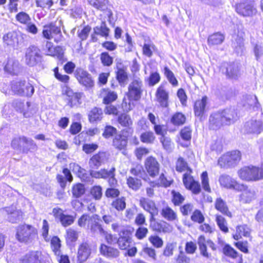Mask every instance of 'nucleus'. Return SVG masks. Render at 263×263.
Instances as JSON below:
<instances>
[{
  "label": "nucleus",
  "instance_id": "obj_1",
  "mask_svg": "<svg viewBox=\"0 0 263 263\" xmlns=\"http://www.w3.org/2000/svg\"><path fill=\"white\" fill-rule=\"evenodd\" d=\"M142 81L138 79L134 80L128 85V92L126 96L128 99V102H126V99H124L122 103V106L125 107L126 110H130L132 109V101H138L141 97L142 93Z\"/></svg>",
  "mask_w": 263,
  "mask_h": 263
},
{
  "label": "nucleus",
  "instance_id": "obj_2",
  "mask_svg": "<svg viewBox=\"0 0 263 263\" xmlns=\"http://www.w3.org/2000/svg\"><path fill=\"white\" fill-rule=\"evenodd\" d=\"M62 25L61 19H57L55 22L44 25L42 31L43 37L48 40L54 39L55 42H60L63 37L61 32Z\"/></svg>",
  "mask_w": 263,
  "mask_h": 263
},
{
  "label": "nucleus",
  "instance_id": "obj_3",
  "mask_svg": "<svg viewBox=\"0 0 263 263\" xmlns=\"http://www.w3.org/2000/svg\"><path fill=\"white\" fill-rule=\"evenodd\" d=\"M16 237L20 242L30 243L37 237V230L31 225H20L17 228Z\"/></svg>",
  "mask_w": 263,
  "mask_h": 263
},
{
  "label": "nucleus",
  "instance_id": "obj_4",
  "mask_svg": "<svg viewBox=\"0 0 263 263\" xmlns=\"http://www.w3.org/2000/svg\"><path fill=\"white\" fill-rule=\"evenodd\" d=\"M238 173L240 178L246 181H257L263 179V164L260 168L253 166L243 167Z\"/></svg>",
  "mask_w": 263,
  "mask_h": 263
},
{
  "label": "nucleus",
  "instance_id": "obj_5",
  "mask_svg": "<svg viewBox=\"0 0 263 263\" xmlns=\"http://www.w3.org/2000/svg\"><path fill=\"white\" fill-rule=\"evenodd\" d=\"M263 114L257 115L256 117L246 122L242 128L246 134L258 135L263 130Z\"/></svg>",
  "mask_w": 263,
  "mask_h": 263
},
{
  "label": "nucleus",
  "instance_id": "obj_6",
  "mask_svg": "<svg viewBox=\"0 0 263 263\" xmlns=\"http://www.w3.org/2000/svg\"><path fill=\"white\" fill-rule=\"evenodd\" d=\"M241 159V154L238 151H232L222 155L218 160V165L221 168L235 167Z\"/></svg>",
  "mask_w": 263,
  "mask_h": 263
},
{
  "label": "nucleus",
  "instance_id": "obj_7",
  "mask_svg": "<svg viewBox=\"0 0 263 263\" xmlns=\"http://www.w3.org/2000/svg\"><path fill=\"white\" fill-rule=\"evenodd\" d=\"M240 67L238 63H223L221 70L228 79L237 80L241 75Z\"/></svg>",
  "mask_w": 263,
  "mask_h": 263
},
{
  "label": "nucleus",
  "instance_id": "obj_8",
  "mask_svg": "<svg viewBox=\"0 0 263 263\" xmlns=\"http://www.w3.org/2000/svg\"><path fill=\"white\" fill-rule=\"evenodd\" d=\"M25 63L30 67L35 66L41 62L40 50L35 46H30L25 51Z\"/></svg>",
  "mask_w": 263,
  "mask_h": 263
},
{
  "label": "nucleus",
  "instance_id": "obj_9",
  "mask_svg": "<svg viewBox=\"0 0 263 263\" xmlns=\"http://www.w3.org/2000/svg\"><path fill=\"white\" fill-rule=\"evenodd\" d=\"M3 40L5 45L16 48L23 43V37L20 32L11 31L3 35Z\"/></svg>",
  "mask_w": 263,
  "mask_h": 263
},
{
  "label": "nucleus",
  "instance_id": "obj_10",
  "mask_svg": "<svg viewBox=\"0 0 263 263\" xmlns=\"http://www.w3.org/2000/svg\"><path fill=\"white\" fill-rule=\"evenodd\" d=\"M74 74L79 83L87 89H90L94 86V81L90 74L81 67L76 68Z\"/></svg>",
  "mask_w": 263,
  "mask_h": 263
},
{
  "label": "nucleus",
  "instance_id": "obj_11",
  "mask_svg": "<svg viewBox=\"0 0 263 263\" xmlns=\"http://www.w3.org/2000/svg\"><path fill=\"white\" fill-rule=\"evenodd\" d=\"M95 249V247L91 243L87 241L81 243L78 250V262L83 263L86 261Z\"/></svg>",
  "mask_w": 263,
  "mask_h": 263
},
{
  "label": "nucleus",
  "instance_id": "obj_12",
  "mask_svg": "<svg viewBox=\"0 0 263 263\" xmlns=\"http://www.w3.org/2000/svg\"><path fill=\"white\" fill-rule=\"evenodd\" d=\"M20 260L22 263H47V256L40 251H34L27 253Z\"/></svg>",
  "mask_w": 263,
  "mask_h": 263
},
{
  "label": "nucleus",
  "instance_id": "obj_13",
  "mask_svg": "<svg viewBox=\"0 0 263 263\" xmlns=\"http://www.w3.org/2000/svg\"><path fill=\"white\" fill-rule=\"evenodd\" d=\"M12 89L17 93L27 97H31L34 91L33 86L25 81L16 82L13 84Z\"/></svg>",
  "mask_w": 263,
  "mask_h": 263
},
{
  "label": "nucleus",
  "instance_id": "obj_14",
  "mask_svg": "<svg viewBox=\"0 0 263 263\" xmlns=\"http://www.w3.org/2000/svg\"><path fill=\"white\" fill-rule=\"evenodd\" d=\"M150 227L152 229L159 233H171L173 228L171 224L163 220L157 221L154 217L151 216L149 219Z\"/></svg>",
  "mask_w": 263,
  "mask_h": 263
},
{
  "label": "nucleus",
  "instance_id": "obj_15",
  "mask_svg": "<svg viewBox=\"0 0 263 263\" xmlns=\"http://www.w3.org/2000/svg\"><path fill=\"white\" fill-rule=\"evenodd\" d=\"M218 180L220 186L227 189L236 191L241 190V187H243V184L238 183L236 180L226 174L221 175Z\"/></svg>",
  "mask_w": 263,
  "mask_h": 263
},
{
  "label": "nucleus",
  "instance_id": "obj_16",
  "mask_svg": "<svg viewBox=\"0 0 263 263\" xmlns=\"http://www.w3.org/2000/svg\"><path fill=\"white\" fill-rule=\"evenodd\" d=\"M21 65L19 61L14 58H8L4 65L5 72L12 75H17L21 70Z\"/></svg>",
  "mask_w": 263,
  "mask_h": 263
},
{
  "label": "nucleus",
  "instance_id": "obj_17",
  "mask_svg": "<svg viewBox=\"0 0 263 263\" xmlns=\"http://www.w3.org/2000/svg\"><path fill=\"white\" fill-rule=\"evenodd\" d=\"M236 12L243 16H250L256 14L257 11L252 3H241L236 5Z\"/></svg>",
  "mask_w": 263,
  "mask_h": 263
},
{
  "label": "nucleus",
  "instance_id": "obj_18",
  "mask_svg": "<svg viewBox=\"0 0 263 263\" xmlns=\"http://www.w3.org/2000/svg\"><path fill=\"white\" fill-rule=\"evenodd\" d=\"M183 182L186 189L191 190L194 194H198L201 191L199 183L196 181L193 177L187 173H185L183 176Z\"/></svg>",
  "mask_w": 263,
  "mask_h": 263
},
{
  "label": "nucleus",
  "instance_id": "obj_19",
  "mask_svg": "<svg viewBox=\"0 0 263 263\" xmlns=\"http://www.w3.org/2000/svg\"><path fill=\"white\" fill-rule=\"evenodd\" d=\"M236 191L241 192V194L239 196V200L243 203H250L256 198L255 190L243 184V187H241V190H237Z\"/></svg>",
  "mask_w": 263,
  "mask_h": 263
},
{
  "label": "nucleus",
  "instance_id": "obj_20",
  "mask_svg": "<svg viewBox=\"0 0 263 263\" xmlns=\"http://www.w3.org/2000/svg\"><path fill=\"white\" fill-rule=\"evenodd\" d=\"M7 215V220L11 223H17L22 218V212L19 210H17L16 207L11 205L6 207L3 209Z\"/></svg>",
  "mask_w": 263,
  "mask_h": 263
},
{
  "label": "nucleus",
  "instance_id": "obj_21",
  "mask_svg": "<svg viewBox=\"0 0 263 263\" xmlns=\"http://www.w3.org/2000/svg\"><path fill=\"white\" fill-rule=\"evenodd\" d=\"M101 221L100 217L94 214L91 215V219L88 229H89L91 233L93 234L105 235V231L103 228L100 221Z\"/></svg>",
  "mask_w": 263,
  "mask_h": 263
},
{
  "label": "nucleus",
  "instance_id": "obj_22",
  "mask_svg": "<svg viewBox=\"0 0 263 263\" xmlns=\"http://www.w3.org/2000/svg\"><path fill=\"white\" fill-rule=\"evenodd\" d=\"M145 168L148 174L152 177L158 174L160 165L157 160L153 157H148L145 161Z\"/></svg>",
  "mask_w": 263,
  "mask_h": 263
},
{
  "label": "nucleus",
  "instance_id": "obj_23",
  "mask_svg": "<svg viewBox=\"0 0 263 263\" xmlns=\"http://www.w3.org/2000/svg\"><path fill=\"white\" fill-rule=\"evenodd\" d=\"M53 213L54 216L59 219L62 225L64 227L71 225L75 220L74 216L64 214L60 209H53Z\"/></svg>",
  "mask_w": 263,
  "mask_h": 263
},
{
  "label": "nucleus",
  "instance_id": "obj_24",
  "mask_svg": "<svg viewBox=\"0 0 263 263\" xmlns=\"http://www.w3.org/2000/svg\"><path fill=\"white\" fill-rule=\"evenodd\" d=\"M198 244L201 254L206 258L210 257L209 254L207 252L206 247L208 246L213 250H215L216 248L215 243L211 240H205L204 236L201 235L198 239Z\"/></svg>",
  "mask_w": 263,
  "mask_h": 263
},
{
  "label": "nucleus",
  "instance_id": "obj_25",
  "mask_svg": "<svg viewBox=\"0 0 263 263\" xmlns=\"http://www.w3.org/2000/svg\"><path fill=\"white\" fill-rule=\"evenodd\" d=\"M156 97L161 107L164 108L168 106L169 95L164 86L158 87L156 92Z\"/></svg>",
  "mask_w": 263,
  "mask_h": 263
},
{
  "label": "nucleus",
  "instance_id": "obj_26",
  "mask_svg": "<svg viewBox=\"0 0 263 263\" xmlns=\"http://www.w3.org/2000/svg\"><path fill=\"white\" fill-rule=\"evenodd\" d=\"M223 119L225 125H230L235 121L237 115L234 108H228L218 111Z\"/></svg>",
  "mask_w": 263,
  "mask_h": 263
},
{
  "label": "nucleus",
  "instance_id": "obj_27",
  "mask_svg": "<svg viewBox=\"0 0 263 263\" xmlns=\"http://www.w3.org/2000/svg\"><path fill=\"white\" fill-rule=\"evenodd\" d=\"M107 157L104 152H99L94 155L89 161V167L92 169H98L106 161Z\"/></svg>",
  "mask_w": 263,
  "mask_h": 263
},
{
  "label": "nucleus",
  "instance_id": "obj_28",
  "mask_svg": "<svg viewBox=\"0 0 263 263\" xmlns=\"http://www.w3.org/2000/svg\"><path fill=\"white\" fill-rule=\"evenodd\" d=\"M140 204L144 210L150 213L151 216L155 217L158 215V210L153 201L147 198H142L140 200Z\"/></svg>",
  "mask_w": 263,
  "mask_h": 263
},
{
  "label": "nucleus",
  "instance_id": "obj_29",
  "mask_svg": "<svg viewBox=\"0 0 263 263\" xmlns=\"http://www.w3.org/2000/svg\"><path fill=\"white\" fill-rule=\"evenodd\" d=\"M207 101V97L204 96L201 99L196 101L194 103V111L195 115L199 117L200 120H201V118L205 112Z\"/></svg>",
  "mask_w": 263,
  "mask_h": 263
},
{
  "label": "nucleus",
  "instance_id": "obj_30",
  "mask_svg": "<svg viewBox=\"0 0 263 263\" xmlns=\"http://www.w3.org/2000/svg\"><path fill=\"white\" fill-rule=\"evenodd\" d=\"M223 125H225L224 122L218 111L211 115L209 118V127L211 129L216 130Z\"/></svg>",
  "mask_w": 263,
  "mask_h": 263
},
{
  "label": "nucleus",
  "instance_id": "obj_31",
  "mask_svg": "<svg viewBox=\"0 0 263 263\" xmlns=\"http://www.w3.org/2000/svg\"><path fill=\"white\" fill-rule=\"evenodd\" d=\"M122 232L117 243L121 250H125L129 247L131 243V234L129 230H123Z\"/></svg>",
  "mask_w": 263,
  "mask_h": 263
},
{
  "label": "nucleus",
  "instance_id": "obj_32",
  "mask_svg": "<svg viewBox=\"0 0 263 263\" xmlns=\"http://www.w3.org/2000/svg\"><path fill=\"white\" fill-rule=\"evenodd\" d=\"M45 48L47 50L46 52L48 55L57 57L59 59L62 58L63 52L61 47H54L52 43L47 42Z\"/></svg>",
  "mask_w": 263,
  "mask_h": 263
},
{
  "label": "nucleus",
  "instance_id": "obj_33",
  "mask_svg": "<svg viewBox=\"0 0 263 263\" xmlns=\"http://www.w3.org/2000/svg\"><path fill=\"white\" fill-rule=\"evenodd\" d=\"M69 167L82 180L84 181H88L89 174L87 173L85 170L82 168L79 165L75 163H71L69 164Z\"/></svg>",
  "mask_w": 263,
  "mask_h": 263
},
{
  "label": "nucleus",
  "instance_id": "obj_34",
  "mask_svg": "<svg viewBox=\"0 0 263 263\" xmlns=\"http://www.w3.org/2000/svg\"><path fill=\"white\" fill-rule=\"evenodd\" d=\"M161 215L168 221H174L177 219L176 212L168 205L164 206L160 212Z\"/></svg>",
  "mask_w": 263,
  "mask_h": 263
},
{
  "label": "nucleus",
  "instance_id": "obj_35",
  "mask_svg": "<svg viewBox=\"0 0 263 263\" xmlns=\"http://www.w3.org/2000/svg\"><path fill=\"white\" fill-rule=\"evenodd\" d=\"M22 152L28 153V152H33L36 149L37 145L31 138L22 136Z\"/></svg>",
  "mask_w": 263,
  "mask_h": 263
},
{
  "label": "nucleus",
  "instance_id": "obj_36",
  "mask_svg": "<svg viewBox=\"0 0 263 263\" xmlns=\"http://www.w3.org/2000/svg\"><path fill=\"white\" fill-rule=\"evenodd\" d=\"M243 105L246 106L248 105L250 106H253L256 109H259L260 105L258 101L257 98L255 95H246L242 97Z\"/></svg>",
  "mask_w": 263,
  "mask_h": 263
},
{
  "label": "nucleus",
  "instance_id": "obj_37",
  "mask_svg": "<svg viewBox=\"0 0 263 263\" xmlns=\"http://www.w3.org/2000/svg\"><path fill=\"white\" fill-rule=\"evenodd\" d=\"M63 173L64 176L58 174L57 176V179L60 186L62 188H64L66 184V181H67L71 182L73 180V177L70 171L68 168H64L63 170Z\"/></svg>",
  "mask_w": 263,
  "mask_h": 263
},
{
  "label": "nucleus",
  "instance_id": "obj_38",
  "mask_svg": "<svg viewBox=\"0 0 263 263\" xmlns=\"http://www.w3.org/2000/svg\"><path fill=\"white\" fill-rule=\"evenodd\" d=\"M101 254L108 257H116L119 256V252L117 249L102 244L100 247Z\"/></svg>",
  "mask_w": 263,
  "mask_h": 263
},
{
  "label": "nucleus",
  "instance_id": "obj_39",
  "mask_svg": "<svg viewBox=\"0 0 263 263\" xmlns=\"http://www.w3.org/2000/svg\"><path fill=\"white\" fill-rule=\"evenodd\" d=\"M215 209L221 213L231 217V213L229 211L226 203L221 198L216 199L215 203Z\"/></svg>",
  "mask_w": 263,
  "mask_h": 263
},
{
  "label": "nucleus",
  "instance_id": "obj_40",
  "mask_svg": "<svg viewBox=\"0 0 263 263\" xmlns=\"http://www.w3.org/2000/svg\"><path fill=\"white\" fill-rule=\"evenodd\" d=\"M127 144V138L122 135H117L113 140V145L119 150L124 149Z\"/></svg>",
  "mask_w": 263,
  "mask_h": 263
},
{
  "label": "nucleus",
  "instance_id": "obj_41",
  "mask_svg": "<svg viewBox=\"0 0 263 263\" xmlns=\"http://www.w3.org/2000/svg\"><path fill=\"white\" fill-rule=\"evenodd\" d=\"M250 234V229L247 225H240L236 227V232L233 237L235 240H239L242 236L247 237Z\"/></svg>",
  "mask_w": 263,
  "mask_h": 263
},
{
  "label": "nucleus",
  "instance_id": "obj_42",
  "mask_svg": "<svg viewBox=\"0 0 263 263\" xmlns=\"http://www.w3.org/2000/svg\"><path fill=\"white\" fill-rule=\"evenodd\" d=\"M38 110L37 105L27 102L26 103V106L23 112V116L25 118H29L35 114Z\"/></svg>",
  "mask_w": 263,
  "mask_h": 263
},
{
  "label": "nucleus",
  "instance_id": "obj_43",
  "mask_svg": "<svg viewBox=\"0 0 263 263\" xmlns=\"http://www.w3.org/2000/svg\"><path fill=\"white\" fill-rule=\"evenodd\" d=\"M176 170L177 172H182L187 171V174H190L192 172V169L188 166V164L184 158H178L176 164Z\"/></svg>",
  "mask_w": 263,
  "mask_h": 263
},
{
  "label": "nucleus",
  "instance_id": "obj_44",
  "mask_svg": "<svg viewBox=\"0 0 263 263\" xmlns=\"http://www.w3.org/2000/svg\"><path fill=\"white\" fill-rule=\"evenodd\" d=\"M84 96L82 92L72 93L71 96L69 95V104L71 107L78 106L82 103V99Z\"/></svg>",
  "mask_w": 263,
  "mask_h": 263
},
{
  "label": "nucleus",
  "instance_id": "obj_45",
  "mask_svg": "<svg viewBox=\"0 0 263 263\" xmlns=\"http://www.w3.org/2000/svg\"><path fill=\"white\" fill-rule=\"evenodd\" d=\"M109 29L107 27L105 22H102L100 26H97L93 28L95 34L102 37H107L109 34Z\"/></svg>",
  "mask_w": 263,
  "mask_h": 263
},
{
  "label": "nucleus",
  "instance_id": "obj_46",
  "mask_svg": "<svg viewBox=\"0 0 263 263\" xmlns=\"http://www.w3.org/2000/svg\"><path fill=\"white\" fill-rule=\"evenodd\" d=\"M103 112L101 109L95 107L91 109L88 114L89 120L90 122L100 121L102 118Z\"/></svg>",
  "mask_w": 263,
  "mask_h": 263
},
{
  "label": "nucleus",
  "instance_id": "obj_47",
  "mask_svg": "<svg viewBox=\"0 0 263 263\" xmlns=\"http://www.w3.org/2000/svg\"><path fill=\"white\" fill-rule=\"evenodd\" d=\"M164 74L169 83L173 86L177 87L178 85V81L176 78L174 73L168 67H164L163 69Z\"/></svg>",
  "mask_w": 263,
  "mask_h": 263
},
{
  "label": "nucleus",
  "instance_id": "obj_48",
  "mask_svg": "<svg viewBox=\"0 0 263 263\" xmlns=\"http://www.w3.org/2000/svg\"><path fill=\"white\" fill-rule=\"evenodd\" d=\"M116 78L119 84L122 86H124L128 79L127 73L122 68H118L116 72Z\"/></svg>",
  "mask_w": 263,
  "mask_h": 263
},
{
  "label": "nucleus",
  "instance_id": "obj_49",
  "mask_svg": "<svg viewBox=\"0 0 263 263\" xmlns=\"http://www.w3.org/2000/svg\"><path fill=\"white\" fill-rule=\"evenodd\" d=\"M71 192L73 197L78 198L84 194L85 188L83 184L77 183L73 185Z\"/></svg>",
  "mask_w": 263,
  "mask_h": 263
},
{
  "label": "nucleus",
  "instance_id": "obj_50",
  "mask_svg": "<svg viewBox=\"0 0 263 263\" xmlns=\"http://www.w3.org/2000/svg\"><path fill=\"white\" fill-rule=\"evenodd\" d=\"M224 36L219 33H214L210 35L208 40L209 45H215L221 44L224 41Z\"/></svg>",
  "mask_w": 263,
  "mask_h": 263
},
{
  "label": "nucleus",
  "instance_id": "obj_51",
  "mask_svg": "<svg viewBox=\"0 0 263 263\" xmlns=\"http://www.w3.org/2000/svg\"><path fill=\"white\" fill-rule=\"evenodd\" d=\"M127 184L130 189L135 191L138 190L142 185L140 179L133 177L127 179Z\"/></svg>",
  "mask_w": 263,
  "mask_h": 263
},
{
  "label": "nucleus",
  "instance_id": "obj_52",
  "mask_svg": "<svg viewBox=\"0 0 263 263\" xmlns=\"http://www.w3.org/2000/svg\"><path fill=\"white\" fill-rule=\"evenodd\" d=\"M186 120L185 116L181 112H176L172 117L171 122L174 125L180 126L183 124Z\"/></svg>",
  "mask_w": 263,
  "mask_h": 263
},
{
  "label": "nucleus",
  "instance_id": "obj_53",
  "mask_svg": "<svg viewBox=\"0 0 263 263\" xmlns=\"http://www.w3.org/2000/svg\"><path fill=\"white\" fill-rule=\"evenodd\" d=\"M91 219V216L89 214H83L78 220V225L82 228H88Z\"/></svg>",
  "mask_w": 263,
  "mask_h": 263
},
{
  "label": "nucleus",
  "instance_id": "obj_54",
  "mask_svg": "<svg viewBox=\"0 0 263 263\" xmlns=\"http://www.w3.org/2000/svg\"><path fill=\"white\" fill-rule=\"evenodd\" d=\"M79 236V233L73 229L69 228L66 231V241L68 243L75 242Z\"/></svg>",
  "mask_w": 263,
  "mask_h": 263
},
{
  "label": "nucleus",
  "instance_id": "obj_55",
  "mask_svg": "<svg viewBox=\"0 0 263 263\" xmlns=\"http://www.w3.org/2000/svg\"><path fill=\"white\" fill-rule=\"evenodd\" d=\"M118 121L122 126L129 127L133 123L130 116L126 114H122L118 118Z\"/></svg>",
  "mask_w": 263,
  "mask_h": 263
},
{
  "label": "nucleus",
  "instance_id": "obj_56",
  "mask_svg": "<svg viewBox=\"0 0 263 263\" xmlns=\"http://www.w3.org/2000/svg\"><path fill=\"white\" fill-rule=\"evenodd\" d=\"M253 46V51L257 61H259L263 55V44L259 42L254 43L252 42Z\"/></svg>",
  "mask_w": 263,
  "mask_h": 263
},
{
  "label": "nucleus",
  "instance_id": "obj_57",
  "mask_svg": "<svg viewBox=\"0 0 263 263\" xmlns=\"http://www.w3.org/2000/svg\"><path fill=\"white\" fill-rule=\"evenodd\" d=\"M216 221L221 231L224 233H227L229 231L227 227V223L225 218L220 215H217L216 216Z\"/></svg>",
  "mask_w": 263,
  "mask_h": 263
},
{
  "label": "nucleus",
  "instance_id": "obj_58",
  "mask_svg": "<svg viewBox=\"0 0 263 263\" xmlns=\"http://www.w3.org/2000/svg\"><path fill=\"white\" fill-rule=\"evenodd\" d=\"M88 3L98 10H104L106 8L107 0H87Z\"/></svg>",
  "mask_w": 263,
  "mask_h": 263
},
{
  "label": "nucleus",
  "instance_id": "obj_59",
  "mask_svg": "<svg viewBox=\"0 0 263 263\" xmlns=\"http://www.w3.org/2000/svg\"><path fill=\"white\" fill-rule=\"evenodd\" d=\"M232 46L237 53H242L244 49V43L243 38L237 36L235 41L232 44Z\"/></svg>",
  "mask_w": 263,
  "mask_h": 263
},
{
  "label": "nucleus",
  "instance_id": "obj_60",
  "mask_svg": "<svg viewBox=\"0 0 263 263\" xmlns=\"http://www.w3.org/2000/svg\"><path fill=\"white\" fill-rule=\"evenodd\" d=\"M130 173L134 176L141 178L144 180L147 177L142 166L137 165L135 167L130 170Z\"/></svg>",
  "mask_w": 263,
  "mask_h": 263
},
{
  "label": "nucleus",
  "instance_id": "obj_61",
  "mask_svg": "<svg viewBox=\"0 0 263 263\" xmlns=\"http://www.w3.org/2000/svg\"><path fill=\"white\" fill-rule=\"evenodd\" d=\"M155 139L154 134L152 132H146L142 133L140 136L141 141L143 143H152Z\"/></svg>",
  "mask_w": 263,
  "mask_h": 263
},
{
  "label": "nucleus",
  "instance_id": "obj_62",
  "mask_svg": "<svg viewBox=\"0 0 263 263\" xmlns=\"http://www.w3.org/2000/svg\"><path fill=\"white\" fill-rule=\"evenodd\" d=\"M51 246L52 251L57 256L60 255V248L61 247L60 240L58 237H53L51 239Z\"/></svg>",
  "mask_w": 263,
  "mask_h": 263
},
{
  "label": "nucleus",
  "instance_id": "obj_63",
  "mask_svg": "<svg viewBox=\"0 0 263 263\" xmlns=\"http://www.w3.org/2000/svg\"><path fill=\"white\" fill-rule=\"evenodd\" d=\"M15 18L19 23L24 25L28 24L31 21L30 17L25 12H21L17 13Z\"/></svg>",
  "mask_w": 263,
  "mask_h": 263
},
{
  "label": "nucleus",
  "instance_id": "obj_64",
  "mask_svg": "<svg viewBox=\"0 0 263 263\" xmlns=\"http://www.w3.org/2000/svg\"><path fill=\"white\" fill-rule=\"evenodd\" d=\"M148 240L156 248H160L163 245V241L157 235H152L149 237Z\"/></svg>",
  "mask_w": 263,
  "mask_h": 263
}]
</instances>
